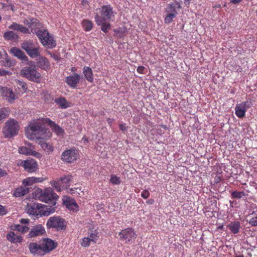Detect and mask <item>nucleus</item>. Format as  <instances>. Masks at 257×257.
<instances>
[{
  "label": "nucleus",
  "mask_w": 257,
  "mask_h": 257,
  "mask_svg": "<svg viewBox=\"0 0 257 257\" xmlns=\"http://www.w3.org/2000/svg\"><path fill=\"white\" fill-rule=\"evenodd\" d=\"M29 222V220L28 219H21L20 220V222L22 224H27Z\"/></svg>",
  "instance_id": "nucleus-57"
},
{
  "label": "nucleus",
  "mask_w": 257,
  "mask_h": 257,
  "mask_svg": "<svg viewBox=\"0 0 257 257\" xmlns=\"http://www.w3.org/2000/svg\"><path fill=\"white\" fill-rule=\"evenodd\" d=\"M16 229L22 233L26 232L28 231L29 228L26 226H22L21 225H17L16 226Z\"/></svg>",
  "instance_id": "nucleus-38"
},
{
  "label": "nucleus",
  "mask_w": 257,
  "mask_h": 257,
  "mask_svg": "<svg viewBox=\"0 0 257 257\" xmlns=\"http://www.w3.org/2000/svg\"><path fill=\"white\" fill-rule=\"evenodd\" d=\"M63 201L64 204L69 210L73 211H77L78 210V205L73 198L68 196H65L63 199Z\"/></svg>",
  "instance_id": "nucleus-11"
},
{
  "label": "nucleus",
  "mask_w": 257,
  "mask_h": 257,
  "mask_svg": "<svg viewBox=\"0 0 257 257\" xmlns=\"http://www.w3.org/2000/svg\"><path fill=\"white\" fill-rule=\"evenodd\" d=\"M82 26L85 31H89L92 28V23L88 20H84L82 22Z\"/></svg>",
  "instance_id": "nucleus-35"
},
{
  "label": "nucleus",
  "mask_w": 257,
  "mask_h": 257,
  "mask_svg": "<svg viewBox=\"0 0 257 257\" xmlns=\"http://www.w3.org/2000/svg\"><path fill=\"white\" fill-rule=\"evenodd\" d=\"M33 195L36 199H39L42 201L51 203L53 205L55 204L56 200L58 198V196L50 188H47L43 191L37 188L33 192Z\"/></svg>",
  "instance_id": "nucleus-2"
},
{
  "label": "nucleus",
  "mask_w": 257,
  "mask_h": 257,
  "mask_svg": "<svg viewBox=\"0 0 257 257\" xmlns=\"http://www.w3.org/2000/svg\"><path fill=\"white\" fill-rule=\"evenodd\" d=\"M101 25V30L104 32H106L107 30L109 29L110 28V24L108 23H105L104 22Z\"/></svg>",
  "instance_id": "nucleus-47"
},
{
  "label": "nucleus",
  "mask_w": 257,
  "mask_h": 257,
  "mask_svg": "<svg viewBox=\"0 0 257 257\" xmlns=\"http://www.w3.org/2000/svg\"><path fill=\"white\" fill-rule=\"evenodd\" d=\"M9 73V72L4 70H1L0 69V75L2 76H5Z\"/></svg>",
  "instance_id": "nucleus-55"
},
{
  "label": "nucleus",
  "mask_w": 257,
  "mask_h": 257,
  "mask_svg": "<svg viewBox=\"0 0 257 257\" xmlns=\"http://www.w3.org/2000/svg\"><path fill=\"white\" fill-rule=\"evenodd\" d=\"M55 102L63 108H66L69 106L68 102L64 98H56L55 99Z\"/></svg>",
  "instance_id": "nucleus-29"
},
{
  "label": "nucleus",
  "mask_w": 257,
  "mask_h": 257,
  "mask_svg": "<svg viewBox=\"0 0 257 257\" xmlns=\"http://www.w3.org/2000/svg\"><path fill=\"white\" fill-rule=\"evenodd\" d=\"M144 70V67L143 66H139L138 69L137 71L139 73H142L143 71Z\"/></svg>",
  "instance_id": "nucleus-59"
},
{
  "label": "nucleus",
  "mask_w": 257,
  "mask_h": 257,
  "mask_svg": "<svg viewBox=\"0 0 257 257\" xmlns=\"http://www.w3.org/2000/svg\"><path fill=\"white\" fill-rule=\"evenodd\" d=\"M110 181L113 184H118L120 182L119 178L116 176H112L110 179Z\"/></svg>",
  "instance_id": "nucleus-45"
},
{
  "label": "nucleus",
  "mask_w": 257,
  "mask_h": 257,
  "mask_svg": "<svg viewBox=\"0 0 257 257\" xmlns=\"http://www.w3.org/2000/svg\"><path fill=\"white\" fill-rule=\"evenodd\" d=\"M82 3L83 5H84L87 3V2L85 0H82Z\"/></svg>",
  "instance_id": "nucleus-64"
},
{
  "label": "nucleus",
  "mask_w": 257,
  "mask_h": 257,
  "mask_svg": "<svg viewBox=\"0 0 257 257\" xmlns=\"http://www.w3.org/2000/svg\"><path fill=\"white\" fill-rule=\"evenodd\" d=\"M20 129L18 122L14 119H10L5 123L3 133L5 138H11L18 134Z\"/></svg>",
  "instance_id": "nucleus-4"
},
{
  "label": "nucleus",
  "mask_w": 257,
  "mask_h": 257,
  "mask_svg": "<svg viewBox=\"0 0 257 257\" xmlns=\"http://www.w3.org/2000/svg\"><path fill=\"white\" fill-rule=\"evenodd\" d=\"M119 235L121 239L125 240L127 242L134 240L136 238V234L134 230L131 228L122 230L119 232Z\"/></svg>",
  "instance_id": "nucleus-10"
},
{
  "label": "nucleus",
  "mask_w": 257,
  "mask_h": 257,
  "mask_svg": "<svg viewBox=\"0 0 257 257\" xmlns=\"http://www.w3.org/2000/svg\"><path fill=\"white\" fill-rule=\"evenodd\" d=\"M45 40L46 41H47L48 42H49V40H50L52 42L55 43V41L54 40L53 38L51 36H50L49 34V36H47Z\"/></svg>",
  "instance_id": "nucleus-54"
},
{
  "label": "nucleus",
  "mask_w": 257,
  "mask_h": 257,
  "mask_svg": "<svg viewBox=\"0 0 257 257\" xmlns=\"http://www.w3.org/2000/svg\"><path fill=\"white\" fill-rule=\"evenodd\" d=\"M47 122L48 118H44L31 121L26 128L25 134L27 138L36 141L40 139H50L52 133L44 126Z\"/></svg>",
  "instance_id": "nucleus-1"
},
{
  "label": "nucleus",
  "mask_w": 257,
  "mask_h": 257,
  "mask_svg": "<svg viewBox=\"0 0 257 257\" xmlns=\"http://www.w3.org/2000/svg\"><path fill=\"white\" fill-rule=\"evenodd\" d=\"M49 139H40L36 141L44 151L48 154H50L53 151L54 147L50 143L46 142V141Z\"/></svg>",
  "instance_id": "nucleus-12"
},
{
  "label": "nucleus",
  "mask_w": 257,
  "mask_h": 257,
  "mask_svg": "<svg viewBox=\"0 0 257 257\" xmlns=\"http://www.w3.org/2000/svg\"><path fill=\"white\" fill-rule=\"evenodd\" d=\"M242 0H231V2L233 4H237L241 2Z\"/></svg>",
  "instance_id": "nucleus-62"
},
{
  "label": "nucleus",
  "mask_w": 257,
  "mask_h": 257,
  "mask_svg": "<svg viewBox=\"0 0 257 257\" xmlns=\"http://www.w3.org/2000/svg\"><path fill=\"white\" fill-rule=\"evenodd\" d=\"M6 175H7L6 172L0 168V177H3Z\"/></svg>",
  "instance_id": "nucleus-58"
},
{
  "label": "nucleus",
  "mask_w": 257,
  "mask_h": 257,
  "mask_svg": "<svg viewBox=\"0 0 257 257\" xmlns=\"http://www.w3.org/2000/svg\"><path fill=\"white\" fill-rule=\"evenodd\" d=\"M176 14L175 13H171L168 15L165 19V22L166 23H171L172 21L173 18L175 17Z\"/></svg>",
  "instance_id": "nucleus-41"
},
{
  "label": "nucleus",
  "mask_w": 257,
  "mask_h": 257,
  "mask_svg": "<svg viewBox=\"0 0 257 257\" xmlns=\"http://www.w3.org/2000/svg\"><path fill=\"white\" fill-rule=\"evenodd\" d=\"M249 223L252 226L257 225V217H253L250 219Z\"/></svg>",
  "instance_id": "nucleus-49"
},
{
  "label": "nucleus",
  "mask_w": 257,
  "mask_h": 257,
  "mask_svg": "<svg viewBox=\"0 0 257 257\" xmlns=\"http://www.w3.org/2000/svg\"><path fill=\"white\" fill-rule=\"evenodd\" d=\"M48 228H56L57 229L63 230L65 228V220L59 216L50 217L47 223Z\"/></svg>",
  "instance_id": "nucleus-6"
},
{
  "label": "nucleus",
  "mask_w": 257,
  "mask_h": 257,
  "mask_svg": "<svg viewBox=\"0 0 257 257\" xmlns=\"http://www.w3.org/2000/svg\"><path fill=\"white\" fill-rule=\"evenodd\" d=\"M79 157L77 151L75 149L65 151L62 154V160L67 163H71L75 161Z\"/></svg>",
  "instance_id": "nucleus-8"
},
{
  "label": "nucleus",
  "mask_w": 257,
  "mask_h": 257,
  "mask_svg": "<svg viewBox=\"0 0 257 257\" xmlns=\"http://www.w3.org/2000/svg\"><path fill=\"white\" fill-rule=\"evenodd\" d=\"M60 182H54L53 184L54 187L57 189V190L60 191Z\"/></svg>",
  "instance_id": "nucleus-52"
},
{
  "label": "nucleus",
  "mask_w": 257,
  "mask_h": 257,
  "mask_svg": "<svg viewBox=\"0 0 257 257\" xmlns=\"http://www.w3.org/2000/svg\"><path fill=\"white\" fill-rule=\"evenodd\" d=\"M48 122L49 124L52 127L53 131L56 133L58 135H61L63 133V130L61 127L57 125L54 122L48 119Z\"/></svg>",
  "instance_id": "nucleus-26"
},
{
  "label": "nucleus",
  "mask_w": 257,
  "mask_h": 257,
  "mask_svg": "<svg viewBox=\"0 0 257 257\" xmlns=\"http://www.w3.org/2000/svg\"><path fill=\"white\" fill-rule=\"evenodd\" d=\"M230 230L233 233H236L238 232L239 225L238 223H234L228 226Z\"/></svg>",
  "instance_id": "nucleus-37"
},
{
  "label": "nucleus",
  "mask_w": 257,
  "mask_h": 257,
  "mask_svg": "<svg viewBox=\"0 0 257 257\" xmlns=\"http://www.w3.org/2000/svg\"><path fill=\"white\" fill-rule=\"evenodd\" d=\"M27 54L32 58L38 57L40 55L39 47L35 46L29 52H28Z\"/></svg>",
  "instance_id": "nucleus-30"
},
{
  "label": "nucleus",
  "mask_w": 257,
  "mask_h": 257,
  "mask_svg": "<svg viewBox=\"0 0 257 257\" xmlns=\"http://www.w3.org/2000/svg\"><path fill=\"white\" fill-rule=\"evenodd\" d=\"M95 20L96 23L98 25H101L104 22V18H102L101 17L99 16L97 14L96 15L95 17Z\"/></svg>",
  "instance_id": "nucleus-43"
},
{
  "label": "nucleus",
  "mask_w": 257,
  "mask_h": 257,
  "mask_svg": "<svg viewBox=\"0 0 257 257\" xmlns=\"http://www.w3.org/2000/svg\"><path fill=\"white\" fill-rule=\"evenodd\" d=\"M235 114L239 117H243L245 115L246 110L241 105L238 104L235 107Z\"/></svg>",
  "instance_id": "nucleus-25"
},
{
  "label": "nucleus",
  "mask_w": 257,
  "mask_h": 257,
  "mask_svg": "<svg viewBox=\"0 0 257 257\" xmlns=\"http://www.w3.org/2000/svg\"><path fill=\"white\" fill-rule=\"evenodd\" d=\"M36 19H27L24 21V23L29 27L33 28L34 26H36Z\"/></svg>",
  "instance_id": "nucleus-34"
},
{
  "label": "nucleus",
  "mask_w": 257,
  "mask_h": 257,
  "mask_svg": "<svg viewBox=\"0 0 257 257\" xmlns=\"http://www.w3.org/2000/svg\"><path fill=\"white\" fill-rule=\"evenodd\" d=\"M29 248L30 252L33 254L44 255L41 244H38L36 242L31 243L29 245Z\"/></svg>",
  "instance_id": "nucleus-14"
},
{
  "label": "nucleus",
  "mask_w": 257,
  "mask_h": 257,
  "mask_svg": "<svg viewBox=\"0 0 257 257\" xmlns=\"http://www.w3.org/2000/svg\"><path fill=\"white\" fill-rule=\"evenodd\" d=\"M39 67L42 69L48 71L50 68V64L47 58L43 57H40L37 62Z\"/></svg>",
  "instance_id": "nucleus-18"
},
{
  "label": "nucleus",
  "mask_w": 257,
  "mask_h": 257,
  "mask_svg": "<svg viewBox=\"0 0 257 257\" xmlns=\"http://www.w3.org/2000/svg\"><path fill=\"white\" fill-rule=\"evenodd\" d=\"M80 189H78V188H70L69 189L68 192H69V193H70L71 194H75V193L79 194V192H78V191H80Z\"/></svg>",
  "instance_id": "nucleus-48"
},
{
  "label": "nucleus",
  "mask_w": 257,
  "mask_h": 257,
  "mask_svg": "<svg viewBox=\"0 0 257 257\" xmlns=\"http://www.w3.org/2000/svg\"><path fill=\"white\" fill-rule=\"evenodd\" d=\"M45 232L44 227L41 225H36L33 227L28 234L29 237H34L37 236L41 235Z\"/></svg>",
  "instance_id": "nucleus-13"
},
{
  "label": "nucleus",
  "mask_w": 257,
  "mask_h": 257,
  "mask_svg": "<svg viewBox=\"0 0 257 257\" xmlns=\"http://www.w3.org/2000/svg\"><path fill=\"white\" fill-rule=\"evenodd\" d=\"M83 73L85 78L88 81L90 82H92L93 81V77L92 74V71L90 68L88 67H84L83 68Z\"/></svg>",
  "instance_id": "nucleus-24"
},
{
  "label": "nucleus",
  "mask_w": 257,
  "mask_h": 257,
  "mask_svg": "<svg viewBox=\"0 0 257 257\" xmlns=\"http://www.w3.org/2000/svg\"><path fill=\"white\" fill-rule=\"evenodd\" d=\"M119 128L122 131H124L126 130V127L124 126V124H119Z\"/></svg>",
  "instance_id": "nucleus-61"
},
{
  "label": "nucleus",
  "mask_w": 257,
  "mask_h": 257,
  "mask_svg": "<svg viewBox=\"0 0 257 257\" xmlns=\"http://www.w3.org/2000/svg\"><path fill=\"white\" fill-rule=\"evenodd\" d=\"M29 192V189L26 186L20 187L16 189L14 193L15 197H19L20 196H24Z\"/></svg>",
  "instance_id": "nucleus-20"
},
{
  "label": "nucleus",
  "mask_w": 257,
  "mask_h": 257,
  "mask_svg": "<svg viewBox=\"0 0 257 257\" xmlns=\"http://www.w3.org/2000/svg\"><path fill=\"white\" fill-rule=\"evenodd\" d=\"M19 152L20 154L24 155L30 154V150L26 147H21L19 148Z\"/></svg>",
  "instance_id": "nucleus-39"
},
{
  "label": "nucleus",
  "mask_w": 257,
  "mask_h": 257,
  "mask_svg": "<svg viewBox=\"0 0 257 257\" xmlns=\"http://www.w3.org/2000/svg\"><path fill=\"white\" fill-rule=\"evenodd\" d=\"M32 154L36 157L37 158H40L42 156L41 154L36 152V151H34L32 152Z\"/></svg>",
  "instance_id": "nucleus-56"
},
{
  "label": "nucleus",
  "mask_w": 257,
  "mask_h": 257,
  "mask_svg": "<svg viewBox=\"0 0 257 257\" xmlns=\"http://www.w3.org/2000/svg\"><path fill=\"white\" fill-rule=\"evenodd\" d=\"M76 70V68L74 67L71 68V71L72 72H75Z\"/></svg>",
  "instance_id": "nucleus-63"
},
{
  "label": "nucleus",
  "mask_w": 257,
  "mask_h": 257,
  "mask_svg": "<svg viewBox=\"0 0 257 257\" xmlns=\"http://www.w3.org/2000/svg\"><path fill=\"white\" fill-rule=\"evenodd\" d=\"M36 35L43 46L47 47L49 48H53L56 46V43L52 42L50 40H49V42L45 41V39L47 36H49V33L47 30L43 29L39 30L36 32Z\"/></svg>",
  "instance_id": "nucleus-7"
},
{
  "label": "nucleus",
  "mask_w": 257,
  "mask_h": 257,
  "mask_svg": "<svg viewBox=\"0 0 257 257\" xmlns=\"http://www.w3.org/2000/svg\"><path fill=\"white\" fill-rule=\"evenodd\" d=\"M34 178L35 179H34L35 183H41L44 181V179L42 177H39V178L34 177Z\"/></svg>",
  "instance_id": "nucleus-53"
},
{
  "label": "nucleus",
  "mask_w": 257,
  "mask_h": 257,
  "mask_svg": "<svg viewBox=\"0 0 257 257\" xmlns=\"http://www.w3.org/2000/svg\"><path fill=\"white\" fill-rule=\"evenodd\" d=\"M36 45L31 41H25L21 44V47L27 53L29 52Z\"/></svg>",
  "instance_id": "nucleus-23"
},
{
  "label": "nucleus",
  "mask_w": 257,
  "mask_h": 257,
  "mask_svg": "<svg viewBox=\"0 0 257 257\" xmlns=\"http://www.w3.org/2000/svg\"><path fill=\"white\" fill-rule=\"evenodd\" d=\"M72 179V176L67 175V176L61 177L60 179V181H61L62 182V183L64 184V186H65L66 187H67L69 186V184L71 182Z\"/></svg>",
  "instance_id": "nucleus-31"
},
{
  "label": "nucleus",
  "mask_w": 257,
  "mask_h": 257,
  "mask_svg": "<svg viewBox=\"0 0 257 257\" xmlns=\"http://www.w3.org/2000/svg\"><path fill=\"white\" fill-rule=\"evenodd\" d=\"M80 75L75 74L73 75L68 76L66 78V83L72 87H75L80 81Z\"/></svg>",
  "instance_id": "nucleus-17"
},
{
  "label": "nucleus",
  "mask_w": 257,
  "mask_h": 257,
  "mask_svg": "<svg viewBox=\"0 0 257 257\" xmlns=\"http://www.w3.org/2000/svg\"><path fill=\"white\" fill-rule=\"evenodd\" d=\"M88 237L90 239V240L92 241V242L95 243L99 238L98 232L96 230H90L89 232V235Z\"/></svg>",
  "instance_id": "nucleus-28"
},
{
  "label": "nucleus",
  "mask_w": 257,
  "mask_h": 257,
  "mask_svg": "<svg viewBox=\"0 0 257 257\" xmlns=\"http://www.w3.org/2000/svg\"><path fill=\"white\" fill-rule=\"evenodd\" d=\"M168 9H170L169 11L171 12L172 13H177L176 11H175V7L173 5V4H170Z\"/></svg>",
  "instance_id": "nucleus-51"
},
{
  "label": "nucleus",
  "mask_w": 257,
  "mask_h": 257,
  "mask_svg": "<svg viewBox=\"0 0 257 257\" xmlns=\"http://www.w3.org/2000/svg\"><path fill=\"white\" fill-rule=\"evenodd\" d=\"M34 177L28 178L23 181V184L26 185H31L35 183Z\"/></svg>",
  "instance_id": "nucleus-40"
},
{
  "label": "nucleus",
  "mask_w": 257,
  "mask_h": 257,
  "mask_svg": "<svg viewBox=\"0 0 257 257\" xmlns=\"http://www.w3.org/2000/svg\"><path fill=\"white\" fill-rule=\"evenodd\" d=\"M26 210L27 213L31 215L37 214L38 210H40V213L44 216H48L52 212L53 209L48 208L46 206L42 204L33 203L32 204H28L27 205Z\"/></svg>",
  "instance_id": "nucleus-5"
},
{
  "label": "nucleus",
  "mask_w": 257,
  "mask_h": 257,
  "mask_svg": "<svg viewBox=\"0 0 257 257\" xmlns=\"http://www.w3.org/2000/svg\"><path fill=\"white\" fill-rule=\"evenodd\" d=\"M149 195L150 193L149 191L146 190L142 192L141 194V196L145 199H147V198L149 197Z\"/></svg>",
  "instance_id": "nucleus-50"
},
{
  "label": "nucleus",
  "mask_w": 257,
  "mask_h": 257,
  "mask_svg": "<svg viewBox=\"0 0 257 257\" xmlns=\"http://www.w3.org/2000/svg\"><path fill=\"white\" fill-rule=\"evenodd\" d=\"M7 239L12 242L18 243L21 242L22 241V237L16 234L14 232H10L7 234Z\"/></svg>",
  "instance_id": "nucleus-19"
},
{
  "label": "nucleus",
  "mask_w": 257,
  "mask_h": 257,
  "mask_svg": "<svg viewBox=\"0 0 257 257\" xmlns=\"http://www.w3.org/2000/svg\"><path fill=\"white\" fill-rule=\"evenodd\" d=\"M29 66H26L21 70L20 74L28 80L36 83H40L41 81V74L36 70V66L33 61L27 62Z\"/></svg>",
  "instance_id": "nucleus-3"
},
{
  "label": "nucleus",
  "mask_w": 257,
  "mask_h": 257,
  "mask_svg": "<svg viewBox=\"0 0 257 257\" xmlns=\"http://www.w3.org/2000/svg\"><path fill=\"white\" fill-rule=\"evenodd\" d=\"M9 28L11 29H14L15 30H17V31H20V32H21L22 33H29V30L27 28L23 27L22 25L18 24L15 23H14L13 24L10 25L9 27Z\"/></svg>",
  "instance_id": "nucleus-22"
},
{
  "label": "nucleus",
  "mask_w": 257,
  "mask_h": 257,
  "mask_svg": "<svg viewBox=\"0 0 257 257\" xmlns=\"http://www.w3.org/2000/svg\"><path fill=\"white\" fill-rule=\"evenodd\" d=\"M91 242H92V241L90 240V239L87 237H84L82 239V241L81 242V245L82 247H86L90 245Z\"/></svg>",
  "instance_id": "nucleus-36"
},
{
  "label": "nucleus",
  "mask_w": 257,
  "mask_h": 257,
  "mask_svg": "<svg viewBox=\"0 0 257 257\" xmlns=\"http://www.w3.org/2000/svg\"><path fill=\"white\" fill-rule=\"evenodd\" d=\"M232 195L234 198H240L244 195V194L241 192H233Z\"/></svg>",
  "instance_id": "nucleus-46"
},
{
  "label": "nucleus",
  "mask_w": 257,
  "mask_h": 257,
  "mask_svg": "<svg viewBox=\"0 0 257 257\" xmlns=\"http://www.w3.org/2000/svg\"><path fill=\"white\" fill-rule=\"evenodd\" d=\"M242 106L247 110L248 108L251 107L252 103L250 101H246L240 103Z\"/></svg>",
  "instance_id": "nucleus-44"
},
{
  "label": "nucleus",
  "mask_w": 257,
  "mask_h": 257,
  "mask_svg": "<svg viewBox=\"0 0 257 257\" xmlns=\"http://www.w3.org/2000/svg\"><path fill=\"white\" fill-rule=\"evenodd\" d=\"M23 166L25 169L29 172H35L37 169V162L34 160L24 161Z\"/></svg>",
  "instance_id": "nucleus-15"
},
{
  "label": "nucleus",
  "mask_w": 257,
  "mask_h": 257,
  "mask_svg": "<svg viewBox=\"0 0 257 257\" xmlns=\"http://www.w3.org/2000/svg\"><path fill=\"white\" fill-rule=\"evenodd\" d=\"M4 214H5V209L2 206L0 205V215H3Z\"/></svg>",
  "instance_id": "nucleus-60"
},
{
  "label": "nucleus",
  "mask_w": 257,
  "mask_h": 257,
  "mask_svg": "<svg viewBox=\"0 0 257 257\" xmlns=\"http://www.w3.org/2000/svg\"><path fill=\"white\" fill-rule=\"evenodd\" d=\"M41 245L44 254H45L54 249L56 247L57 243L50 238H44Z\"/></svg>",
  "instance_id": "nucleus-9"
},
{
  "label": "nucleus",
  "mask_w": 257,
  "mask_h": 257,
  "mask_svg": "<svg viewBox=\"0 0 257 257\" xmlns=\"http://www.w3.org/2000/svg\"><path fill=\"white\" fill-rule=\"evenodd\" d=\"M10 110L6 108L0 109V122H2L9 115Z\"/></svg>",
  "instance_id": "nucleus-32"
},
{
  "label": "nucleus",
  "mask_w": 257,
  "mask_h": 257,
  "mask_svg": "<svg viewBox=\"0 0 257 257\" xmlns=\"http://www.w3.org/2000/svg\"><path fill=\"white\" fill-rule=\"evenodd\" d=\"M17 84L19 87H21L24 91H26L27 90V85L26 83L18 80H17Z\"/></svg>",
  "instance_id": "nucleus-42"
},
{
  "label": "nucleus",
  "mask_w": 257,
  "mask_h": 257,
  "mask_svg": "<svg viewBox=\"0 0 257 257\" xmlns=\"http://www.w3.org/2000/svg\"><path fill=\"white\" fill-rule=\"evenodd\" d=\"M101 13L105 19H109L113 16V12L111 9L108 6H103L101 11Z\"/></svg>",
  "instance_id": "nucleus-21"
},
{
  "label": "nucleus",
  "mask_w": 257,
  "mask_h": 257,
  "mask_svg": "<svg viewBox=\"0 0 257 257\" xmlns=\"http://www.w3.org/2000/svg\"><path fill=\"white\" fill-rule=\"evenodd\" d=\"M11 52L16 57L25 62H29L28 58L25 53L20 49L13 47L11 49Z\"/></svg>",
  "instance_id": "nucleus-16"
},
{
  "label": "nucleus",
  "mask_w": 257,
  "mask_h": 257,
  "mask_svg": "<svg viewBox=\"0 0 257 257\" xmlns=\"http://www.w3.org/2000/svg\"><path fill=\"white\" fill-rule=\"evenodd\" d=\"M4 37L8 40H17L19 38L18 35L13 31L6 32L5 33Z\"/></svg>",
  "instance_id": "nucleus-27"
},
{
  "label": "nucleus",
  "mask_w": 257,
  "mask_h": 257,
  "mask_svg": "<svg viewBox=\"0 0 257 257\" xmlns=\"http://www.w3.org/2000/svg\"><path fill=\"white\" fill-rule=\"evenodd\" d=\"M6 96L7 97V99L10 102H13L16 99L15 95L14 94L12 90L10 89L7 90Z\"/></svg>",
  "instance_id": "nucleus-33"
}]
</instances>
